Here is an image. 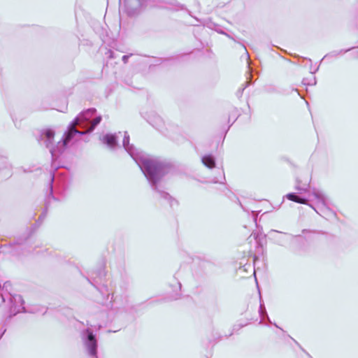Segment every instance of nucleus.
<instances>
[{"instance_id": "f257e3e1", "label": "nucleus", "mask_w": 358, "mask_h": 358, "mask_svg": "<svg viewBox=\"0 0 358 358\" xmlns=\"http://www.w3.org/2000/svg\"><path fill=\"white\" fill-rule=\"evenodd\" d=\"M129 140V134L124 131L122 146L138 164L152 189L159 198L166 201L171 207L178 205L176 199L165 191L166 188L162 184V178L170 171V164L159 159L146 156L133 144H130Z\"/></svg>"}, {"instance_id": "f03ea898", "label": "nucleus", "mask_w": 358, "mask_h": 358, "mask_svg": "<svg viewBox=\"0 0 358 358\" xmlns=\"http://www.w3.org/2000/svg\"><path fill=\"white\" fill-rule=\"evenodd\" d=\"M96 112V110L94 108L81 112L69 124L62 138V142L59 141L56 146H53L55 131L52 129H48L41 133V141L49 149L52 159L56 158L59 154L64 150L66 146L73 140L74 136L77 134L83 136L94 130L102 120L101 115L94 117Z\"/></svg>"}, {"instance_id": "7ed1b4c3", "label": "nucleus", "mask_w": 358, "mask_h": 358, "mask_svg": "<svg viewBox=\"0 0 358 358\" xmlns=\"http://www.w3.org/2000/svg\"><path fill=\"white\" fill-rule=\"evenodd\" d=\"M311 194L317 201V208H315L312 204L308 203L309 199L305 196L298 195L296 193L290 192L284 196V198L287 199L289 201L295 203L306 204L309 206L310 208L319 215L324 217L325 215H335V213L329 208V201L327 196L320 189H313Z\"/></svg>"}, {"instance_id": "20e7f679", "label": "nucleus", "mask_w": 358, "mask_h": 358, "mask_svg": "<svg viewBox=\"0 0 358 358\" xmlns=\"http://www.w3.org/2000/svg\"><path fill=\"white\" fill-rule=\"evenodd\" d=\"M80 336L87 355L91 358H98V342L93 331L90 328H87L81 331Z\"/></svg>"}, {"instance_id": "39448f33", "label": "nucleus", "mask_w": 358, "mask_h": 358, "mask_svg": "<svg viewBox=\"0 0 358 358\" xmlns=\"http://www.w3.org/2000/svg\"><path fill=\"white\" fill-rule=\"evenodd\" d=\"M201 162L207 168L216 169V171L218 174V177H214L212 179L213 183H221L223 184L225 181L224 172L222 168H218L216 166L215 158L213 155L208 154L202 157Z\"/></svg>"}, {"instance_id": "423d86ee", "label": "nucleus", "mask_w": 358, "mask_h": 358, "mask_svg": "<svg viewBox=\"0 0 358 358\" xmlns=\"http://www.w3.org/2000/svg\"><path fill=\"white\" fill-rule=\"evenodd\" d=\"M54 179H55L54 174L52 173L51 176H50V182L49 184L50 192L45 199V208H44L43 212L41 213V215L39 216V217L36 222L37 223L41 224L43 221V220L45 218L47 213H48V208L50 205L51 200H56V198L54 196L53 193H52V192H53L52 183L54 182Z\"/></svg>"}, {"instance_id": "0eeeda50", "label": "nucleus", "mask_w": 358, "mask_h": 358, "mask_svg": "<svg viewBox=\"0 0 358 358\" xmlns=\"http://www.w3.org/2000/svg\"><path fill=\"white\" fill-rule=\"evenodd\" d=\"M121 134L120 131L118 134H106L103 136L102 142L109 148L114 149L117 145L118 135Z\"/></svg>"}, {"instance_id": "6e6552de", "label": "nucleus", "mask_w": 358, "mask_h": 358, "mask_svg": "<svg viewBox=\"0 0 358 358\" xmlns=\"http://www.w3.org/2000/svg\"><path fill=\"white\" fill-rule=\"evenodd\" d=\"M144 117L152 127L157 129H159L164 124L162 117L154 111L150 112V114H148L147 116Z\"/></svg>"}, {"instance_id": "1a4fd4ad", "label": "nucleus", "mask_w": 358, "mask_h": 358, "mask_svg": "<svg viewBox=\"0 0 358 358\" xmlns=\"http://www.w3.org/2000/svg\"><path fill=\"white\" fill-rule=\"evenodd\" d=\"M27 238V237L24 238H18L13 243L9 244V246L11 248L10 253L13 255L19 256L22 254L21 252L22 246L24 245Z\"/></svg>"}, {"instance_id": "9d476101", "label": "nucleus", "mask_w": 358, "mask_h": 358, "mask_svg": "<svg viewBox=\"0 0 358 358\" xmlns=\"http://www.w3.org/2000/svg\"><path fill=\"white\" fill-rule=\"evenodd\" d=\"M0 171L5 172V178H9L12 175V165L8 158L2 155H0Z\"/></svg>"}, {"instance_id": "9b49d317", "label": "nucleus", "mask_w": 358, "mask_h": 358, "mask_svg": "<svg viewBox=\"0 0 358 358\" xmlns=\"http://www.w3.org/2000/svg\"><path fill=\"white\" fill-rule=\"evenodd\" d=\"M259 314L260 315V317L262 318V319H266V320L270 323V324H273L272 322L271 321L268 314H267V312H266V308H265V306L264 304V302L262 301V296L261 294H259Z\"/></svg>"}, {"instance_id": "f8f14e48", "label": "nucleus", "mask_w": 358, "mask_h": 358, "mask_svg": "<svg viewBox=\"0 0 358 358\" xmlns=\"http://www.w3.org/2000/svg\"><path fill=\"white\" fill-rule=\"evenodd\" d=\"M355 48L354 47H352V48H350L348 49H342V50H334V51H331L329 53H327V55H325L324 56V57L322 58V61L323 59H324L325 58H327V57H338V55H342V54H344V53H346L349 51H350L351 50L354 49Z\"/></svg>"}, {"instance_id": "ddd939ff", "label": "nucleus", "mask_w": 358, "mask_h": 358, "mask_svg": "<svg viewBox=\"0 0 358 358\" xmlns=\"http://www.w3.org/2000/svg\"><path fill=\"white\" fill-rule=\"evenodd\" d=\"M99 291L101 292L103 296V299L99 301V303L103 304L106 300L108 299L110 293L108 291V288L106 286L103 285L101 288H98Z\"/></svg>"}, {"instance_id": "4468645a", "label": "nucleus", "mask_w": 358, "mask_h": 358, "mask_svg": "<svg viewBox=\"0 0 358 358\" xmlns=\"http://www.w3.org/2000/svg\"><path fill=\"white\" fill-rule=\"evenodd\" d=\"M310 188L309 185H301L299 182L296 181V185L295 186V189L299 191L300 194H302L303 192H307Z\"/></svg>"}, {"instance_id": "2eb2a0df", "label": "nucleus", "mask_w": 358, "mask_h": 358, "mask_svg": "<svg viewBox=\"0 0 358 358\" xmlns=\"http://www.w3.org/2000/svg\"><path fill=\"white\" fill-rule=\"evenodd\" d=\"M302 83L304 85H310V86L315 85L317 83L316 78L315 76H313L310 79L303 78L302 80Z\"/></svg>"}, {"instance_id": "dca6fc26", "label": "nucleus", "mask_w": 358, "mask_h": 358, "mask_svg": "<svg viewBox=\"0 0 358 358\" xmlns=\"http://www.w3.org/2000/svg\"><path fill=\"white\" fill-rule=\"evenodd\" d=\"M95 278L102 279L106 275V271L103 266H101L96 272Z\"/></svg>"}, {"instance_id": "f3484780", "label": "nucleus", "mask_w": 358, "mask_h": 358, "mask_svg": "<svg viewBox=\"0 0 358 358\" xmlns=\"http://www.w3.org/2000/svg\"><path fill=\"white\" fill-rule=\"evenodd\" d=\"M132 55V54H130V55H123L122 56V62L124 63V64H127L128 62V60H129V58Z\"/></svg>"}, {"instance_id": "a211bd4d", "label": "nucleus", "mask_w": 358, "mask_h": 358, "mask_svg": "<svg viewBox=\"0 0 358 358\" xmlns=\"http://www.w3.org/2000/svg\"><path fill=\"white\" fill-rule=\"evenodd\" d=\"M106 54L108 55V57L110 58V59L115 57L114 52L112 50H108V52Z\"/></svg>"}, {"instance_id": "6ab92c4d", "label": "nucleus", "mask_w": 358, "mask_h": 358, "mask_svg": "<svg viewBox=\"0 0 358 358\" xmlns=\"http://www.w3.org/2000/svg\"><path fill=\"white\" fill-rule=\"evenodd\" d=\"M6 331V329L4 327V326H3L1 329H0V339L1 338V337L3 336V334H5Z\"/></svg>"}, {"instance_id": "aec40b11", "label": "nucleus", "mask_w": 358, "mask_h": 358, "mask_svg": "<svg viewBox=\"0 0 358 358\" xmlns=\"http://www.w3.org/2000/svg\"><path fill=\"white\" fill-rule=\"evenodd\" d=\"M319 65L315 69V70H313L312 67H310V73L314 74L319 70Z\"/></svg>"}, {"instance_id": "412c9836", "label": "nucleus", "mask_w": 358, "mask_h": 358, "mask_svg": "<svg viewBox=\"0 0 358 358\" xmlns=\"http://www.w3.org/2000/svg\"><path fill=\"white\" fill-rule=\"evenodd\" d=\"M87 326H91V327H96V324H91V323L90 322V321H88V320H87Z\"/></svg>"}, {"instance_id": "4be33fe9", "label": "nucleus", "mask_w": 358, "mask_h": 358, "mask_svg": "<svg viewBox=\"0 0 358 358\" xmlns=\"http://www.w3.org/2000/svg\"><path fill=\"white\" fill-rule=\"evenodd\" d=\"M170 3L174 6H177L178 5V3L175 1H171Z\"/></svg>"}, {"instance_id": "5701e85b", "label": "nucleus", "mask_w": 358, "mask_h": 358, "mask_svg": "<svg viewBox=\"0 0 358 358\" xmlns=\"http://www.w3.org/2000/svg\"><path fill=\"white\" fill-rule=\"evenodd\" d=\"M87 281H89L91 284H92V285H94L95 287H96V286L94 285V282H91V281L90 280V279H89V278H87Z\"/></svg>"}, {"instance_id": "b1692460", "label": "nucleus", "mask_w": 358, "mask_h": 358, "mask_svg": "<svg viewBox=\"0 0 358 358\" xmlns=\"http://www.w3.org/2000/svg\"><path fill=\"white\" fill-rule=\"evenodd\" d=\"M273 325H274L275 327H276L277 328H279V329H280V327H278L275 323H274V324H273ZM280 329H281V330H282L281 328H280Z\"/></svg>"}, {"instance_id": "393cba45", "label": "nucleus", "mask_w": 358, "mask_h": 358, "mask_svg": "<svg viewBox=\"0 0 358 358\" xmlns=\"http://www.w3.org/2000/svg\"><path fill=\"white\" fill-rule=\"evenodd\" d=\"M178 286L180 287V289L181 288V283L180 282H178Z\"/></svg>"}, {"instance_id": "a878e982", "label": "nucleus", "mask_w": 358, "mask_h": 358, "mask_svg": "<svg viewBox=\"0 0 358 358\" xmlns=\"http://www.w3.org/2000/svg\"><path fill=\"white\" fill-rule=\"evenodd\" d=\"M217 32H219V33H221V34H224V33L223 31H222L217 30Z\"/></svg>"}, {"instance_id": "bb28decb", "label": "nucleus", "mask_w": 358, "mask_h": 358, "mask_svg": "<svg viewBox=\"0 0 358 358\" xmlns=\"http://www.w3.org/2000/svg\"><path fill=\"white\" fill-rule=\"evenodd\" d=\"M307 231H308L307 229H303V230L302 231V232H303V233H305V232H306Z\"/></svg>"}, {"instance_id": "cd10ccee", "label": "nucleus", "mask_w": 358, "mask_h": 358, "mask_svg": "<svg viewBox=\"0 0 358 358\" xmlns=\"http://www.w3.org/2000/svg\"><path fill=\"white\" fill-rule=\"evenodd\" d=\"M308 61L312 64V60L310 59H308Z\"/></svg>"}, {"instance_id": "c85d7f7f", "label": "nucleus", "mask_w": 358, "mask_h": 358, "mask_svg": "<svg viewBox=\"0 0 358 358\" xmlns=\"http://www.w3.org/2000/svg\"><path fill=\"white\" fill-rule=\"evenodd\" d=\"M272 231H274V232H278V231L276 230H272Z\"/></svg>"}, {"instance_id": "c756f323", "label": "nucleus", "mask_w": 358, "mask_h": 358, "mask_svg": "<svg viewBox=\"0 0 358 358\" xmlns=\"http://www.w3.org/2000/svg\"><path fill=\"white\" fill-rule=\"evenodd\" d=\"M120 2H122V0H120Z\"/></svg>"}, {"instance_id": "7c9ffc66", "label": "nucleus", "mask_w": 358, "mask_h": 358, "mask_svg": "<svg viewBox=\"0 0 358 358\" xmlns=\"http://www.w3.org/2000/svg\"><path fill=\"white\" fill-rule=\"evenodd\" d=\"M357 48H358V46H357Z\"/></svg>"}]
</instances>
